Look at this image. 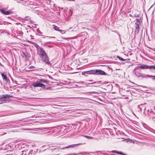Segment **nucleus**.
<instances>
[{
    "label": "nucleus",
    "instance_id": "14",
    "mask_svg": "<svg viewBox=\"0 0 155 155\" xmlns=\"http://www.w3.org/2000/svg\"><path fill=\"white\" fill-rule=\"evenodd\" d=\"M93 84H94V86L97 87L101 84V82L100 81L94 82L92 83Z\"/></svg>",
    "mask_w": 155,
    "mask_h": 155
},
{
    "label": "nucleus",
    "instance_id": "19",
    "mask_svg": "<svg viewBox=\"0 0 155 155\" xmlns=\"http://www.w3.org/2000/svg\"><path fill=\"white\" fill-rule=\"evenodd\" d=\"M83 136L84 137H86V138H87L88 139H94V137H89V136H86V135H84Z\"/></svg>",
    "mask_w": 155,
    "mask_h": 155
},
{
    "label": "nucleus",
    "instance_id": "35",
    "mask_svg": "<svg viewBox=\"0 0 155 155\" xmlns=\"http://www.w3.org/2000/svg\"><path fill=\"white\" fill-rule=\"evenodd\" d=\"M0 65L2 66V67H4V66L2 65L0 63Z\"/></svg>",
    "mask_w": 155,
    "mask_h": 155
},
{
    "label": "nucleus",
    "instance_id": "6",
    "mask_svg": "<svg viewBox=\"0 0 155 155\" xmlns=\"http://www.w3.org/2000/svg\"><path fill=\"white\" fill-rule=\"evenodd\" d=\"M134 71L135 72V75L138 77H144L143 76V74L142 73L141 70L139 68L138 66L136 67L134 70Z\"/></svg>",
    "mask_w": 155,
    "mask_h": 155
},
{
    "label": "nucleus",
    "instance_id": "4",
    "mask_svg": "<svg viewBox=\"0 0 155 155\" xmlns=\"http://www.w3.org/2000/svg\"><path fill=\"white\" fill-rule=\"evenodd\" d=\"M32 86L34 87H42L44 90H49L51 89V87H46L45 84L38 81L36 83L35 82L32 85Z\"/></svg>",
    "mask_w": 155,
    "mask_h": 155
},
{
    "label": "nucleus",
    "instance_id": "8",
    "mask_svg": "<svg viewBox=\"0 0 155 155\" xmlns=\"http://www.w3.org/2000/svg\"><path fill=\"white\" fill-rule=\"evenodd\" d=\"M38 51L40 52V58L47 55L45 51L44 50L43 48L41 47H39Z\"/></svg>",
    "mask_w": 155,
    "mask_h": 155
},
{
    "label": "nucleus",
    "instance_id": "7",
    "mask_svg": "<svg viewBox=\"0 0 155 155\" xmlns=\"http://www.w3.org/2000/svg\"><path fill=\"white\" fill-rule=\"evenodd\" d=\"M94 74L108 75V74L104 71L100 69L94 70Z\"/></svg>",
    "mask_w": 155,
    "mask_h": 155
},
{
    "label": "nucleus",
    "instance_id": "25",
    "mask_svg": "<svg viewBox=\"0 0 155 155\" xmlns=\"http://www.w3.org/2000/svg\"><path fill=\"white\" fill-rule=\"evenodd\" d=\"M117 58H118L120 60L123 61H125V60L123 58H121L120 57L117 56Z\"/></svg>",
    "mask_w": 155,
    "mask_h": 155
},
{
    "label": "nucleus",
    "instance_id": "11",
    "mask_svg": "<svg viewBox=\"0 0 155 155\" xmlns=\"http://www.w3.org/2000/svg\"><path fill=\"white\" fill-rule=\"evenodd\" d=\"M0 11L4 15H8L12 13V11L11 10L6 11L3 9H0Z\"/></svg>",
    "mask_w": 155,
    "mask_h": 155
},
{
    "label": "nucleus",
    "instance_id": "20",
    "mask_svg": "<svg viewBox=\"0 0 155 155\" xmlns=\"http://www.w3.org/2000/svg\"><path fill=\"white\" fill-rule=\"evenodd\" d=\"M126 141L127 142L133 143L134 142V141L133 140L128 138L126 139Z\"/></svg>",
    "mask_w": 155,
    "mask_h": 155
},
{
    "label": "nucleus",
    "instance_id": "10",
    "mask_svg": "<svg viewBox=\"0 0 155 155\" xmlns=\"http://www.w3.org/2000/svg\"><path fill=\"white\" fill-rule=\"evenodd\" d=\"M140 68L142 69H152V68H155V67L154 65L148 66L147 65H142L139 66Z\"/></svg>",
    "mask_w": 155,
    "mask_h": 155
},
{
    "label": "nucleus",
    "instance_id": "39",
    "mask_svg": "<svg viewBox=\"0 0 155 155\" xmlns=\"http://www.w3.org/2000/svg\"><path fill=\"white\" fill-rule=\"evenodd\" d=\"M154 67H155V65H154ZM152 69H155V68H152Z\"/></svg>",
    "mask_w": 155,
    "mask_h": 155
},
{
    "label": "nucleus",
    "instance_id": "28",
    "mask_svg": "<svg viewBox=\"0 0 155 155\" xmlns=\"http://www.w3.org/2000/svg\"><path fill=\"white\" fill-rule=\"evenodd\" d=\"M124 60H125L124 61H126V62H128V61H130V59H124Z\"/></svg>",
    "mask_w": 155,
    "mask_h": 155
},
{
    "label": "nucleus",
    "instance_id": "13",
    "mask_svg": "<svg viewBox=\"0 0 155 155\" xmlns=\"http://www.w3.org/2000/svg\"><path fill=\"white\" fill-rule=\"evenodd\" d=\"M86 74H94V70L86 71L82 73L83 74L85 75Z\"/></svg>",
    "mask_w": 155,
    "mask_h": 155
},
{
    "label": "nucleus",
    "instance_id": "40",
    "mask_svg": "<svg viewBox=\"0 0 155 155\" xmlns=\"http://www.w3.org/2000/svg\"><path fill=\"white\" fill-rule=\"evenodd\" d=\"M51 38H55V37H51Z\"/></svg>",
    "mask_w": 155,
    "mask_h": 155
},
{
    "label": "nucleus",
    "instance_id": "16",
    "mask_svg": "<svg viewBox=\"0 0 155 155\" xmlns=\"http://www.w3.org/2000/svg\"><path fill=\"white\" fill-rule=\"evenodd\" d=\"M22 56L23 57H25L26 58L30 57V54L27 51H25V53L23 52Z\"/></svg>",
    "mask_w": 155,
    "mask_h": 155
},
{
    "label": "nucleus",
    "instance_id": "18",
    "mask_svg": "<svg viewBox=\"0 0 155 155\" xmlns=\"http://www.w3.org/2000/svg\"><path fill=\"white\" fill-rule=\"evenodd\" d=\"M53 28H54V29L55 30L57 31H60V29H59V27H58L57 26H55L54 25H53Z\"/></svg>",
    "mask_w": 155,
    "mask_h": 155
},
{
    "label": "nucleus",
    "instance_id": "5",
    "mask_svg": "<svg viewBox=\"0 0 155 155\" xmlns=\"http://www.w3.org/2000/svg\"><path fill=\"white\" fill-rule=\"evenodd\" d=\"M42 61L48 65H51V64L49 61V59L48 55L40 58Z\"/></svg>",
    "mask_w": 155,
    "mask_h": 155
},
{
    "label": "nucleus",
    "instance_id": "12",
    "mask_svg": "<svg viewBox=\"0 0 155 155\" xmlns=\"http://www.w3.org/2000/svg\"><path fill=\"white\" fill-rule=\"evenodd\" d=\"M147 115L150 119L152 118V119L153 117H155V114L151 110V109L150 110V111L148 113Z\"/></svg>",
    "mask_w": 155,
    "mask_h": 155
},
{
    "label": "nucleus",
    "instance_id": "36",
    "mask_svg": "<svg viewBox=\"0 0 155 155\" xmlns=\"http://www.w3.org/2000/svg\"><path fill=\"white\" fill-rule=\"evenodd\" d=\"M152 79L154 80H155V77L154 78H153Z\"/></svg>",
    "mask_w": 155,
    "mask_h": 155
},
{
    "label": "nucleus",
    "instance_id": "33",
    "mask_svg": "<svg viewBox=\"0 0 155 155\" xmlns=\"http://www.w3.org/2000/svg\"><path fill=\"white\" fill-rule=\"evenodd\" d=\"M89 93H95V92L94 91H92V92H90Z\"/></svg>",
    "mask_w": 155,
    "mask_h": 155
},
{
    "label": "nucleus",
    "instance_id": "21",
    "mask_svg": "<svg viewBox=\"0 0 155 155\" xmlns=\"http://www.w3.org/2000/svg\"><path fill=\"white\" fill-rule=\"evenodd\" d=\"M55 149V148L54 147H50L49 149L50 150H52V152L54 153V151Z\"/></svg>",
    "mask_w": 155,
    "mask_h": 155
},
{
    "label": "nucleus",
    "instance_id": "1",
    "mask_svg": "<svg viewBox=\"0 0 155 155\" xmlns=\"http://www.w3.org/2000/svg\"><path fill=\"white\" fill-rule=\"evenodd\" d=\"M86 144V143L84 142V143H77V144H73L72 145H69L67 147H64L62 148H61L60 147H57L55 148V151H54V153H58L59 152L60 149L61 150H64V149L68 148H74L75 147H77L78 146L82 145V144Z\"/></svg>",
    "mask_w": 155,
    "mask_h": 155
},
{
    "label": "nucleus",
    "instance_id": "15",
    "mask_svg": "<svg viewBox=\"0 0 155 155\" xmlns=\"http://www.w3.org/2000/svg\"><path fill=\"white\" fill-rule=\"evenodd\" d=\"M150 110L148 107H146L144 109V114L147 115L150 111Z\"/></svg>",
    "mask_w": 155,
    "mask_h": 155
},
{
    "label": "nucleus",
    "instance_id": "2",
    "mask_svg": "<svg viewBox=\"0 0 155 155\" xmlns=\"http://www.w3.org/2000/svg\"><path fill=\"white\" fill-rule=\"evenodd\" d=\"M135 21V32L138 33L140 30V26L142 21L141 20V18H136Z\"/></svg>",
    "mask_w": 155,
    "mask_h": 155
},
{
    "label": "nucleus",
    "instance_id": "38",
    "mask_svg": "<svg viewBox=\"0 0 155 155\" xmlns=\"http://www.w3.org/2000/svg\"><path fill=\"white\" fill-rule=\"evenodd\" d=\"M41 38H45V37H41Z\"/></svg>",
    "mask_w": 155,
    "mask_h": 155
},
{
    "label": "nucleus",
    "instance_id": "30",
    "mask_svg": "<svg viewBox=\"0 0 155 155\" xmlns=\"http://www.w3.org/2000/svg\"><path fill=\"white\" fill-rule=\"evenodd\" d=\"M147 77H154V76H152L151 75H147L146 76Z\"/></svg>",
    "mask_w": 155,
    "mask_h": 155
},
{
    "label": "nucleus",
    "instance_id": "31",
    "mask_svg": "<svg viewBox=\"0 0 155 155\" xmlns=\"http://www.w3.org/2000/svg\"><path fill=\"white\" fill-rule=\"evenodd\" d=\"M120 154H121V155H126V154H124V153H123L122 152H120Z\"/></svg>",
    "mask_w": 155,
    "mask_h": 155
},
{
    "label": "nucleus",
    "instance_id": "29",
    "mask_svg": "<svg viewBox=\"0 0 155 155\" xmlns=\"http://www.w3.org/2000/svg\"><path fill=\"white\" fill-rule=\"evenodd\" d=\"M9 148H11V146L9 145H7L6 146V148H8V149H9Z\"/></svg>",
    "mask_w": 155,
    "mask_h": 155
},
{
    "label": "nucleus",
    "instance_id": "37",
    "mask_svg": "<svg viewBox=\"0 0 155 155\" xmlns=\"http://www.w3.org/2000/svg\"><path fill=\"white\" fill-rule=\"evenodd\" d=\"M38 33L40 34H42V33H41V31L38 32Z\"/></svg>",
    "mask_w": 155,
    "mask_h": 155
},
{
    "label": "nucleus",
    "instance_id": "23",
    "mask_svg": "<svg viewBox=\"0 0 155 155\" xmlns=\"http://www.w3.org/2000/svg\"><path fill=\"white\" fill-rule=\"evenodd\" d=\"M111 152L113 153H116L118 154H120V152H119V151H117L113 150V151H111Z\"/></svg>",
    "mask_w": 155,
    "mask_h": 155
},
{
    "label": "nucleus",
    "instance_id": "17",
    "mask_svg": "<svg viewBox=\"0 0 155 155\" xmlns=\"http://www.w3.org/2000/svg\"><path fill=\"white\" fill-rule=\"evenodd\" d=\"M39 81L42 82L44 83L47 84H48L49 82V81L43 79H41L39 80Z\"/></svg>",
    "mask_w": 155,
    "mask_h": 155
},
{
    "label": "nucleus",
    "instance_id": "34",
    "mask_svg": "<svg viewBox=\"0 0 155 155\" xmlns=\"http://www.w3.org/2000/svg\"><path fill=\"white\" fill-rule=\"evenodd\" d=\"M62 38L64 39L67 40L68 39V38Z\"/></svg>",
    "mask_w": 155,
    "mask_h": 155
},
{
    "label": "nucleus",
    "instance_id": "32",
    "mask_svg": "<svg viewBox=\"0 0 155 155\" xmlns=\"http://www.w3.org/2000/svg\"><path fill=\"white\" fill-rule=\"evenodd\" d=\"M120 154H121V155H126V154H124V153H123L122 152H120Z\"/></svg>",
    "mask_w": 155,
    "mask_h": 155
},
{
    "label": "nucleus",
    "instance_id": "3",
    "mask_svg": "<svg viewBox=\"0 0 155 155\" xmlns=\"http://www.w3.org/2000/svg\"><path fill=\"white\" fill-rule=\"evenodd\" d=\"M9 94L2 95L0 96V101L2 102L0 104L8 102L9 101V97H12Z\"/></svg>",
    "mask_w": 155,
    "mask_h": 155
},
{
    "label": "nucleus",
    "instance_id": "22",
    "mask_svg": "<svg viewBox=\"0 0 155 155\" xmlns=\"http://www.w3.org/2000/svg\"><path fill=\"white\" fill-rule=\"evenodd\" d=\"M26 151H21V153H20L21 155H26Z\"/></svg>",
    "mask_w": 155,
    "mask_h": 155
},
{
    "label": "nucleus",
    "instance_id": "24",
    "mask_svg": "<svg viewBox=\"0 0 155 155\" xmlns=\"http://www.w3.org/2000/svg\"><path fill=\"white\" fill-rule=\"evenodd\" d=\"M59 31H60L62 34H65V32H66L65 31V30H61V29H60V30Z\"/></svg>",
    "mask_w": 155,
    "mask_h": 155
},
{
    "label": "nucleus",
    "instance_id": "26",
    "mask_svg": "<svg viewBox=\"0 0 155 155\" xmlns=\"http://www.w3.org/2000/svg\"><path fill=\"white\" fill-rule=\"evenodd\" d=\"M35 47L37 48V49L38 51L39 49H38L39 47H40L39 46V45L37 44H35Z\"/></svg>",
    "mask_w": 155,
    "mask_h": 155
},
{
    "label": "nucleus",
    "instance_id": "27",
    "mask_svg": "<svg viewBox=\"0 0 155 155\" xmlns=\"http://www.w3.org/2000/svg\"><path fill=\"white\" fill-rule=\"evenodd\" d=\"M35 67L34 66H31L30 67H29V69H32V68H34Z\"/></svg>",
    "mask_w": 155,
    "mask_h": 155
},
{
    "label": "nucleus",
    "instance_id": "9",
    "mask_svg": "<svg viewBox=\"0 0 155 155\" xmlns=\"http://www.w3.org/2000/svg\"><path fill=\"white\" fill-rule=\"evenodd\" d=\"M1 76L2 78L3 81L5 84H7L8 82H10L9 79L7 78L6 75L4 73L1 74Z\"/></svg>",
    "mask_w": 155,
    "mask_h": 155
}]
</instances>
